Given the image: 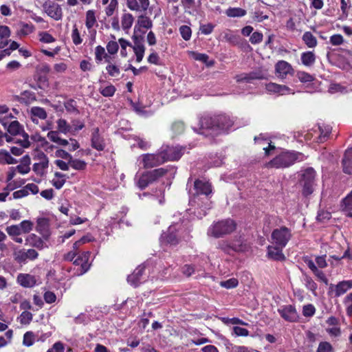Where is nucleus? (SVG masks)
Listing matches in <instances>:
<instances>
[{"mask_svg": "<svg viewBox=\"0 0 352 352\" xmlns=\"http://www.w3.org/2000/svg\"><path fill=\"white\" fill-rule=\"evenodd\" d=\"M234 120L226 114L214 116H205L200 118L199 127H193L195 131L208 136H215L232 126Z\"/></svg>", "mask_w": 352, "mask_h": 352, "instance_id": "f257e3e1", "label": "nucleus"}, {"mask_svg": "<svg viewBox=\"0 0 352 352\" xmlns=\"http://www.w3.org/2000/svg\"><path fill=\"white\" fill-rule=\"evenodd\" d=\"M305 156L300 152H283L265 164L267 168H285L293 165L296 162L303 161Z\"/></svg>", "mask_w": 352, "mask_h": 352, "instance_id": "f03ea898", "label": "nucleus"}, {"mask_svg": "<svg viewBox=\"0 0 352 352\" xmlns=\"http://www.w3.org/2000/svg\"><path fill=\"white\" fill-rule=\"evenodd\" d=\"M236 224L231 219L221 220L213 223L208 229V234L215 238L222 237L229 234L236 229Z\"/></svg>", "mask_w": 352, "mask_h": 352, "instance_id": "7ed1b4c3", "label": "nucleus"}, {"mask_svg": "<svg viewBox=\"0 0 352 352\" xmlns=\"http://www.w3.org/2000/svg\"><path fill=\"white\" fill-rule=\"evenodd\" d=\"M315 178L316 171L313 168H308L300 174L299 183L302 187L303 195L308 196L314 192V188L316 185Z\"/></svg>", "mask_w": 352, "mask_h": 352, "instance_id": "20e7f679", "label": "nucleus"}, {"mask_svg": "<svg viewBox=\"0 0 352 352\" xmlns=\"http://www.w3.org/2000/svg\"><path fill=\"white\" fill-rule=\"evenodd\" d=\"M13 258L19 264H25L28 261H34L38 257V253L34 249L13 248Z\"/></svg>", "mask_w": 352, "mask_h": 352, "instance_id": "39448f33", "label": "nucleus"}, {"mask_svg": "<svg viewBox=\"0 0 352 352\" xmlns=\"http://www.w3.org/2000/svg\"><path fill=\"white\" fill-rule=\"evenodd\" d=\"M291 238V230L285 226L276 228L272 233V243L280 248H285Z\"/></svg>", "mask_w": 352, "mask_h": 352, "instance_id": "423d86ee", "label": "nucleus"}, {"mask_svg": "<svg viewBox=\"0 0 352 352\" xmlns=\"http://www.w3.org/2000/svg\"><path fill=\"white\" fill-rule=\"evenodd\" d=\"M140 157L144 168H153L164 163V158L162 157L160 151L155 153L143 154Z\"/></svg>", "mask_w": 352, "mask_h": 352, "instance_id": "0eeeda50", "label": "nucleus"}, {"mask_svg": "<svg viewBox=\"0 0 352 352\" xmlns=\"http://www.w3.org/2000/svg\"><path fill=\"white\" fill-rule=\"evenodd\" d=\"M278 312L285 320L289 322H297L299 319V316L295 307L292 305L280 307L278 309Z\"/></svg>", "mask_w": 352, "mask_h": 352, "instance_id": "6e6552de", "label": "nucleus"}, {"mask_svg": "<svg viewBox=\"0 0 352 352\" xmlns=\"http://www.w3.org/2000/svg\"><path fill=\"white\" fill-rule=\"evenodd\" d=\"M177 228L176 225L170 226L166 232H164L160 238L162 244H169L176 245L179 242V238L177 234Z\"/></svg>", "mask_w": 352, "mask_h": 352, "instance_id": "1a4fd4ad", "label": "nucleus"}, {"mask_svg": "<svg viewBox=\"0 0 352 352\" xmlns=\"http://www.w3.org/2000/svg\"><path fill=\"white\" fill-rule=\"evenodd\" d=\"M43 8L46 14L54 20L59 21L62 19V9L58 3L47 1L43 4Z\"/></svg>", "mask_w": 352, "mask_h": 352, "instance_id": "9d476101", "label": "nucleus"}, {"mask_svg": "<svg viewBox=\"0 0 352 352\" xmlns=\"http://www.w3.org/2000/svg\"><path fill=\"white\" fill-rule=\"evenodd\" d=\"M160 151L162 157L164 158V162L167 161L177 160L182 155L181 148L177 146L170 147L169 146H162Z\"/></svg>", "mask_w": 352, "mask_h": 352, "instance_id": "9b49d317", "label": "nucleus"}, {"mask_svg": "<svg viewBox=\"0 0 352 352\" xmlns=\"http://www.w3.org/2000/svg\"><path fill=\"white\" fill-rule=\"evenodd\" d=\"M294 72L292 66L285 60H279L275 65V73L279 78L285 79L288 74L293 75Z\"/></svg>", "mask_w": 352, "mask_h": 352, "instance_id": "f8f14e48", "label": "nucleus"}, {"mask_svg": "<svg viewBox=\"0 0 352 352\" xmlns=\"http://www.w3.org/2000/svg\"><path fill=\"white\" fill-rule=\"evenodd\" d=\"M36 158L39 162L34 164L32 169L36 175L42 176L45 174V169L48 167V157L44 153L41 152L38 153Z\"/></svg>", "mask_w": 352, "mask_h": 352, "instance_id": "ddd939ff", "label": "nucleus"}, {"mask_svg": "<svg viewBox=\"0 0 352 352\" xmlns=\"http://www.w3.org/2000/svg\"><path fill=\"white\" fill-rule=\"evenodd\" d=\"M265 89L270 94H277L279 95L294 94L293 91L289 87L285 85H278L275 82H269L266 84Z\"/></svg>", "mask_w": 352, "mask_h": 352, "instance_id": "4468645a", "label": "nucleus"}, {"mask_svg": "<svg viewBox=\"0 0 352 352\" xmlns=\"http://www.w3.org/2000/svg\"><path fill=\"white\" fill-rule=\"evenodd\" d=\"M91 146L97 151H102L105 148L104 138L99 133V129L94 128L91 133Z\"/></svg>", "mask_w": 352, "mask_h": 352, "instance_id": "2eb2a0df", "label": "nucleus"}, {"mask_svg": "<svg viewBox=\"0 0 352 352\" xmlns=\"http://www.w3.org/2000/svg\"><path fill=\"white\" fill-rule=\"evenodd\" d=\"M144 267L142 266H138L133 272L128 276L127 281L132 286L136 287L140 283L142 276L144 274Z\"/></svg>", "mask_w": 352, "mask_h": 352, "instance_id": "dca6fc26", "label": "nucleus"}, {"mask_svg": "<svg viewBox=\"0 0 352 352\" xmlns=\"http://www.w3.org/2000/svg\"><path fill=\"white\" fill-rule=\"evenodd\" d=\"M342 166L344 173L352 174V148L346 150L342 160Z\"/></svg>", "mask_w": 352, "mask_h": 352, "instance_id": "f3484780", "label": "nucleus"}, {"mask_svg": "<svg viewBox=\"0 0 352 352\" xmlns=\"http://www.w3.org/2000/svg\"><path fill=\"white\" fill-rule=\"evenodd\" d=\"M194 189L197 195H208L212 192L211 186L207 182L197 179L194 182Z\"/></svg>", "mask_w": 352, "mask_h": 352, "instance_id": "a211bd4d", "label": "nucleus"}, {"mask_svg": "<svg viewBox=\"0 0 352 352\" xmlns=\"http://www.w3.org/2000/svg\"><path fill=\"white\" fill-rule=\"evenodd\" d=\"M283 248L279 246H268L267 256L270 258L276 261H284L285 256L283 253Z\"/></svg>", "mask_w": 352, "mask_h": 352, "instance_id": "6ab92c4d", "label": "nucleus"}, {"mask_svg": "<svg viewBox=\"0 0 352 352\" xmlns=\"http://www.w3.org/2000/svg\"><path fill=\"white\" fill-rule=\"evenodd\" d=\"M25 244L38 250H42L45 247L43 239L35 234H30L26 237Z\"/></svg>", "mask_w": 352, "mask_h": 352, "instance_id": "aec40b11", "label": "nucleus"}, {"mask_svg": "<svg viewBox=\"0 0 352 352\" xmlns=\"http://www.w3.org/2000/svg\"><path fill=\"white\" fill-rule=\"evenodd\" d=\"M18 283L25 287H32L36 284L34 276L28 274H20L17 276Z\"/></svg>", "mask_w": 352, "mask_h": 352, "instance_id": "412c9836", "label": "nucleus"}, {"mask_svg": "<svg viewBox=\"0 0 352 352\" xmlns=\"http://www.w3.org/2000/svg\"><path fill=\"white\" fill-rule=\"evenodd\" d=\"M352 288V280H343L335 285V296H340Z\"/></svg>", "mask_w": 352, "mask_h": 352, "instance_id": "4be33fe9", "label": "nucleus"}, {"mask_svg": "<svg viewBox=\"0 0 352 352\" xmlns=\"http://www.w3.org/2000/svg\"><path fill=\"white\" fill-rule=\"evenodd\" d=\"M30 115L33 122H37L36 118L45 120L47 116L46 111L40 107H32L30 109Z\"/></svg>", "mask_w": 352, "mask_h": 352, "instance_id": "5701e85b", "label": "nucleus"}, {"mask_svg": "<svg viewBox=\"0 0 352 352\" xmlns=\"http://www.w3.org/2000/svg\"><path fill=\"white\" fill-rule=\"evenodd\" d=\"M18 160L6 149L0 150V164H15Z\"/></svg>", "mask_w": 352, "mask_h": 352, "instance_id": "b1692460", "label": "nucleus"}, {"mask_svg": "<svg viewBox=\"0 0 352 352\" xmlns=\"http://www.w3.org/2000/svg\"><path fill=\"white\" fill-rule=\"evenodd\" d=\"M7 131L11 135H21L22 133L25 132L23 126L16 120L10 122L8 125Z\"/></svg>", "mask_w": 352, "mask_h": 352, "instance_id": "393cba45", "label": "nucleus"}, {"mask_svg": "<svg viewBox=\"0 0 352 352\" xmlns=\"http://www.w3.org/2000/svg\"><path fill=\"white\" fill-rule=\"evenodd\" d=\"M146 173L150 181L153 183L164 176L167 173V170L164 168H160L151 171H146Z\"/></svg>", "mask_w": 352, "mask_h": 352, "instance_id": "a878e982", "label": "nucleus"}, {"mask_svg": "<svg viewBox=\"0 0 352 352\" xmlns=\"http://www.w3.org/2000/svg\"><path fill=\"white\" fill-rule=\"evenodd\" d=\"M34 30L32 24L21 22L19 24L17 34L20 36H25L31 34Z\"/></svg>", "mask_w": 352, "mask_h": 352, "instance_id": "bb28decb", "label": "nucleus"}, {"mask_svg": "<svg viewBox=\"0 0 352 352\" xmlns=\"http://www.w3.org/2000/svg\"><path fill=\"white\" fill-rule=\"evenodd\" d=\"M316 60V56L312 52H303L301 54L302 63L305 66L312 65Z\"/></svg>", "mask_w": 352, "mask_h": 352, "instance_id": "cd10ccee", "label": "nucleus"}, {"mask_svg": "<svg viewBox=\"0 0 352 352\" xmlns=\"http://www.w3.org/2000/svg\"><path fill=\"white\" fill-rule=\"evenodd\" d=\"M302 41L308 47L312 48L317 45V39L310 32H306L302 36Z\"/></svg>", "mask_w": 352, "mask_h": 352, "instance_id": "c85d7f7f", "label": "nucleus"}, {"mask_svg": "<svg viewBox=\"0 0 352 352\" xmlns=\"http://www.w3.org/2000/svg\"><path fill=\"white\" fill-rule=\"evenodd\" d=\"M229 17H241L246 14V11L241 8H230L226 11Z\"/></svg>", "mask_w": 352, "mask_h": 352, "instance_id": "c756f323", "label": "nucleus"}, {"mask_svg": "<svg viewBox=\"0 0 352 352\" xmlns=\"http://www.w3.org/2000/svg\"><path fill=\"white\" fill-rule=\"evenodd\" d=\"M99 92L104 97H111L114 95L116 89L113 85H109L106 87L100 86L98 89Z\"/></svg>", "mask_w": 352, "mask_h": 352, "instance_id": "7c9ffc66", "label": "nucleus"}, {"mask_svg": "<svg viewBox=\"0 0 352 352\" xmlns=\"http://www.w3.org/2000/svg\"><path fill=\"white\" fill-rule=\"evenodd\" d=\"M134 18L130 13L124 14L122 17V27L123 30L129 29L133 23Z\"/></svg>", "mask_w": 352, "mask_h": 352, "instance_id": "2f4dec72", "label": "nucleus"}, {"mask_svg": "<svg viewBox=\"0 0 352 352\" xmlns=\"http://www.w3.org/2000/svg\"><path fill=\"white\" fill-rule=\"evenodd\" d=\"M96 60L100 62L103 58H105L107 63L109 62V56L105 53V50L103 47L98 45L95 49Z\"/></svg>", "mask_w": 352, "mask_h": 352, "instance_id": "473e14b6", "label": "nucleus"}, {"mask_svg": "<svg viewBox=\"0 0 352 352\" xmlns=\"http://www.w3.org/2000/svg\"><path fill=\"white\" fill-rule=\"evenodd\" d=\"M150 184H152V182L150 181L146 172L142 174L136 182V185L142 190L146 188Z\"/></svg>", "mask_w": 352, "mask_h": 352, "instance_id": "72a5a7b5", "label": "nucleus"}, {"mask_svg": "<svg viewBox=\"0 0 352 352\" xmlns=\"http://www.w3.org/2000/svg\"><path fill=\"white\" fill-rule=\"evenodd\" d=\"M89 256H90V252H83L82 254V255L80 256H79L80 258H83L82 263L81 264L80 274H85L89 269L90 264L88 262L89 261Z\"/></svg>", "mask_w": 352, "mask_h": 352, "instance_id": "f704fd0d", "label": "nucleus"}, {"mask_svg": "<svg viewBox=\"0 0 352 352\" xmlns=\"http://www.w3.org/2000/svg\"><path fill=\"white\" fill-rule=\"evenodd\" d=\"M106 70L109 76L117 78L120 75V69L118 66L110 63L106 67Z\"/></svg>", "mask_w": 352, "mask_h": 352, "instance_id": "c9c22d12", "label": "nucleus"}, {"mask_svg": "<svg viewBox=\"0 0 352 352\" xmlns=\"http://www.w3.org/2000/svg\"><path fill=\"white\" fill-rule=\"evenodd\" d=\"M6 231L10 236H17L24 234L21 230L19 224L8 226L6 228Z\"/></svg>", "mask_w": 352, "mask_h": 352, "instance_id": "e433bc0d", "label": "nucleus"}, {"mask_svg": "<svg viewBox=\"0 0 352 352\" xmlns=\"http://www.w3.org/2000/svg\"><path fill=\"white\" fill-rule=\"evenodd\" d=\"M13 331L8 329L6 331L4 336H0V349L8 345L12 339Z\"/></svg>", "mask_w": 352, "mask_h": 352, "instance_id": "4c0bfd02", "label": "nucleus"}, {"mask_svg": "<svg viewBox=\"0 0 352 352\" xmlns=\"http://www.w3.org/2000/svg\"><path fill=\"white\" fill-rule=\"evenodd\" d=\"M69 166H71V167H72L74 169L78 170H84L87 166V164L85 161L77 159H73V157L71 160L69 161Z\"/></svg>", "mask_w": 352, "mask_h": 352, "instance_id": "58836bf2", "label": "nucleus"}, {"mask_svg": "<svg viewBox=\"0 0 352 352\" xmlns=\"http://www.w3.org/2000/svg\"><path fill=\"white\" fill-rule=\"evenodd\" d=\"M138 23L140 27L150 29L153 26L152 21L145 15H140L138 19Z\"/></svg>", "mask_w": 352, "mask_h": 352, "instance_id": "ea45409f", "label": "nucleus"}, {"mask_svg": "<svg viewBox=\"0 0 352 352\" xmlns=\"http://www.w3.org/2000/svg\"><path fill=\"white\" fill-rule=\"evenodd\" d=\"M96 22L95 12L93 10H88L86 13V26L88 29L91 28Z\"/></svg>", "mask_w": 352, "mask_h": 352, "instance_id": "a19ab883", "label": "nucleus"}, {"mask_svg": "<svg viewBox=\"0 0 352 352\" xmlns=\"http://www.w3.org/2000/svg\"><path fill=\"white\" fill-rule=\"evenodd\" d=\"M64 107L66 111L69 113H75L76 114L79 113V111L76 107V101L70 99L65 102Z\"/></svg>", "mask_w": 352, "mask_h": 352, "instance_id": "79ce46f5", "label": "nucleus"}, {"mask_svg": "<svg viewBox=\"0 0 352 352\" xmlns=\"http://www.w3.org/2000/svg\"><path fill=\"white\" fill-rule=\"evenodd\" d=\"M232 335L238 337V336H243V337H247L249 336V331L247 329L239 327V326H234L232 328Z\"/></svg>", "mask_w": 352, "mask_h": 352, "instance_id": "37998d69", "label": "nucleus"}, {"mask_svg": "<svg viewBox=\"0 0 352 352\" xmlns=\"http://www.w3.org/2000/svg\"><path fill=\"white\" fill-rule=\"evenodd\" d=\"M331 127L329 125L327 126H319V130L320 132V135L319 136V139L320 142H324L328 135L331 132Z\"/></svg>", "mask_w": 352, "mask_h": 352, "instance_id": "c03bdc74", "label": "nucleus"}, {"mask_svg": "<svg viewBox=\"0 0 352 352\" xmlns=\"http://www.w3.org/2000/svg\"><path fill=\"white\" fill-rule=\"evenodd\" d=\"M57 127L58 130L64 134H66L70 130V126L64 119H58L57 120Z\"/></svg>", "mask_w": 352, "mask_h": 352, "instance_id": "a18cd8bd", "label": "nucleus"}, {"mask_svg": "<svg viewBox=\"0 0 352 352\" xmlns=\"http://www.w3.org/2000/svg\"><path fill=\"white\" fill-rule=\"evenodd\" d=\"M39 41L44 43H51L55 41V38L47 32L38 33Z\"/></svg>", "mask_w": 352, "mask_h": 352, "instance_id": "49530a36", "label": "nucleus"}, {"mask_svg": "<svg viewBox=\"0 0 352 352\" xmlns=\"http://www.w3.org/2000/svg\"><path fill=\"white\" fill-rule=\"evenodd\" d=\"M179 32L183 39H184L185 41L190 40L192 34V31L189 26L182 25L179 28Z\"/></svg>", "mask_w": 352, "mask_h": 352, "instance_id": "de8ad7c7", "label": "nucleus"}, {"mask_svg": "<svg viewBox=\"0 0 352 352\" xmlns=\"http://www.w3.org/2000/svg\"><path fill=\"white\" fill-rule=\"evenodd\" d=\"M296 76L302 82H310L314 80V78L311 74L305 72H298Z\"/></svg>", "mask_w": 352, "mask_h": 352, "instance_id": "09e8293b", "label": "nucleus"}, {"mask_svg": "<svg viewBox=\"0 0 352 352\" xmlns=\"http://www.w3.org/2000/svg\"><path fill=\"white\" fill-rule=\"evenodd\" d=\"M118 5V0H111L109 4L105 8V13L107 16H112L117 9Z\"/></svg>", "mask_w": 352, "mask_h": 352, "instance_id": "8fccbe9b", "label": "nucleus"}, {"mask_svg": "<svg viewBox=\"0 0 352 352\" xmlns=\"http://www.w3.org/2000/svg\"><path fill=\"white\" fill-rule=\"evenodd\" d=\"M239 284L236 278H232L225 281H221L220 285L226 289H232L236 287Z\"/></svg>", "mask_w": 352, "mask_h": 352, "instance_id": "3c124183", "label": "nucleus"}, {"mask_svg": "<svg viewBox=\"0 0 352 352\" xmlns=\"http://www.w3.org/2000/svg\"><path fill=\"white\" fill-rule=\"evenodd\" d=\"M34 335L31 331L26 332L23 336V344L25 346H30L34 344Z\"/></svg>", "mask_w": 352, "mask_h": 352, "instance_id": "603ef678", "label": "nucleus"}, {"mask_svg": "<svg viewBox=\"0 0 352 352\" xmlns=\"http://www.w3.org/2000/svg\"><path fill=\"white\" fill-rule=\"evenodd\" d=\"M23 137L22 140H14V143L19 144L23 148H28L30 146L29 141V135L27 133L23 132L21 134Z\"/></svg>", "mask_w": 352, "mask_h": 352, "instance_id": "864d4df0", "label": "nucleus"}, {"mask_svg": "<svg viewBox=\"0 0 352 352\" xmlns=\"http://www.w3.org/2000/svg\"><path fill=\"white\" fill-rule=\"evenodd\" d=\"M21 230L24 234L29 233L33 228L34 223L29 220H25L19 223Z\"/></svg>", "mask_w": 352, "mask_h": 352, "instance_id": "5fc2aeb1", "label": "nucleus"}, {"mask_svg": "<svg viewBox=\"0 0 352 352\" xmlns=\"http://www.w3.org/2000/svg\"><path fill=\"white\" fill-rule=\"evenodd\" d=\"M32 314L25 311L20 315V322L23 324H28L32 320Z\"/></svg>", "mask_w": 352, "mask_h": 352, "instance_id": "6e6d98bb", "label": "nucleus"}, {"mask_svg": "<svg viewBox=\"0 0 352 352\" xmlns=\"http://www.w3.org/2000/svg\"><path fill=\"white\" fill-rule=\"evenodd\" d=\"M250 78L253 80H262L265 78L266 73L261 69H257L250 72Z\"/></svg>", "mask_w": 352, "mask_h": 352, "instance_id": "4d7b16f0", "label": "nucleus"}, {"mask_svg": "<svg viewBox=\"0 0 352 352\" xmlns=\"http://www.w3.org/2000/svg\"><path fill=\"white\" fill-rule=\"evenodd\" d=\"M217 248L228 254H230L231 251L234 250L232 246L226 241H219Z\"/></svg>", "mask_w": 352, "mask_h": 352, "instance_id": "13d9d810", "label": "nucleus"}, {"mask_svg": "<svg viewBox=\"0 0 352 352\" xmlns=\"http://www.w3.org/2000/svg\"><path fill=\"white\" fill-rule=\"evenodd\" d=\"M316 309L311 304L306 305L303 306L302 314L305 317H311L314 315Z\"/></svg>", "mask_w": 352, "mask_h": 352, "instance_id": "bf43d9fd", "label": "nucleus"}, {"mask_svg": "<svg viewBox=\"0 0 352 352\" xmlns=\"http://www.w3.org/2000/svg\"><path fill=\"white\" fill-rule=\"evenodd\" d=\"M304 281L305 286L308 289L314 292L317 289L316 283L313 280V279L311 277L305 275Z\"/></svg>", "mask_w": 352, "mask_h": 352, "instance_id": "052dcab7", "label": "nucleus"}, {"mask_svg": "<svg viewBox=\"0 0 352 352\" xmlns=\"http://www.w3.org/2000/svg\"><path fill=\"white\" fill-rule=\"evenodd\" d=\"M133 50L136 56V61L141 62L144 55L145 47L138 46L137 47H133Z\"/></svg>", "mask_w": 352, "mask_h": 352, "instance_id": "680f3d73", "label": "nucleus"}, {"mask_svg": "<svg viewBox=\"0 0 352 352\" xmlns=\"http://www.w3.org/2000/svg\"><path fill=\"white\" fill-rule=\"evenodd\" d=\"M263 38V35L262 33L258 32H254L252 33L250 38V41L252 44L256 45L260 43Z\"/></svg>", "mask_w": 352, "mask_h": 352, "instance_id": "e2e57ef3", "label": "nucleus"}, {"mask_svg": "<svg viewBox=\"0 0 352 352\" xmlns=\"http://www.w3.org/2000/svg\"><path fill=\"white\" fill-rule=\"evenodd\" d=\"M72 38L73 43L76 45H78L82 43V39L80 38L79 31L76 25L74 26V29H73L72 34Z\"/></svg>", "mask_w": 352, "mask_h": 352, "instance_id": "0e129e2a", "label": "nucleus"}, {"mask_svg": "<svg viewBox=\"0 0 352 352\" xmlns=\"http://www.w3.org/2000/svg\"><path fill=\"white\" fill-rule=\"evenodd\" d=\"M344 210H352V190L351 192L343 199Z\"/></svg>", "mask_w": 352, "mask_h": 352, "instance_id": "69168bd1", "label": "nucleus"}, {"mask_svg": "<svg viewBox=\"0 0 352 352\" xmlns=\"http://www.w3.org/2000/svg\"><path fill=\"white\" fill-rule=\"evenodd\" d=\"M65 346L61 342H55L47 352H64Z\"/></svg>", "mask_w": 352, "mask_h": 352, "instance_id": "338daca9", "label": "nucleus"}, {"mask_svg": "<svg viewBox=\"0 0 352 352\" xmlns=\"http://www.w3.org/2000/svg\"><path fill=\"white\" fill-rule=\"evenodd\" d=\"M331 351L332 346L327 342H320L317 349V352H331Z\"/></svg>", "mask_w": 352, "mask_h": 352, "instance_id": "774afa93", "label": "nucleus"}]
</instances>
